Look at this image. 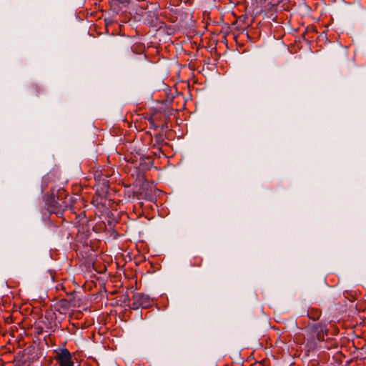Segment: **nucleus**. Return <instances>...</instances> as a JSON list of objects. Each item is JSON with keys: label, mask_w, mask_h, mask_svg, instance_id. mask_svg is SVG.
<instances>
[{"label": "nucleus", "mask_w": 366, "mask_h": 366, "mask_svg": "<svg viewBox=\"0 0 366 366\" xmlns=\"http://www.w3.org/2000/svg\"><path fill=\"white\" fill-rule=\"evenodd\" d=\"M73 354L65 347H59L53 351L54 366H74Z\"/></svg>", "instance_id": "f257e3e1"}, {"label": "nucleus", "mask_w": 366, "mask_h": 366, "mask_svg": "<svg viewBox=\"0 0 366 366\" xmlns=\"http://www.w3.org/2000/svg\"><path fill=\"white\" fill-rule=\"evenodd\" d=\"M47 210L51 214H56L58 217H62L63 213L67 207L64 200L51 196L46 200Z\"/></svg>", "instance_id": "f03ea898"}, {"label": "nucleus", "mask_w": 366, "mask_h": 366, "mask_svg": "<svg viewBox=\"0 0 366 366\" xmlns=\"http://www.w3.org/2000/svg\"><path fill=\"white\" fill-rule=\"evenodd\" d=\"M150 124V128L157 130L161 128L164 130L168 128L167 116L165 113L162 112H156L148 119Z\"/></svg>", "instance_id": "7ed1b4c3"}, {"label": "nucleus", "mask_w": 366, "mask_h": 366, "mask_svg": "<svg viewBox=\"0 0 366 366\" xmlns=\"http://www.w3.org/2000/svg\"><path fill=\"white\" fill-rule=\"evenodd\" d=\"M153 304V300L147 295L137 292L132 296V309L137 310L139 307L149 308Z\"/></svg>", "instance_id": "20e7f679"}, {"label": "nucleus", "mask_w": 366, "mask_h": 366, "mask_svg": "<svg viewBox=\"0 0 366 366\" xmlns=\"http://www.w3.org/2000/svg\"><path fill=\"white\" fill-rule=\"evenodd\" d=\"M306 330L310 333L316 334V338L319 341H324L325 337L328 335L327 325L322 322H317L312 324V325H308Z\"/></svg>", "instance_id": "39448f33"}, {"label": "nucleus", "mask_w": 366, "mask_h": 366, "mask_svg": "<svg viewBox=\"0 0 366 366\" xmlns=\"http://www.w3.org/2000/svg\"><path fill=\"white\" fill-rule=\"evenodd\" d=\"M91 203L102 213L109 212L108 206L109 205L110 199H107L106 196L96 193L93 196Z\"/></svg>", "instance_id": "423d86ee"}, {"label": "nucleus", "mask_w": 366, "mask_h": 366, "mask_svg": "<svg viewBox=\"0 0 366 366\" xmlns=\"http://www.w3.org/2000/svg\"><path fill=\"white\" fill-rule=\"evenodd\" d=\"M107 215L104 217V224L106 227L113 228L116 227L118 223L117 217L113 214L109 212H106Z\"/></svg>", "instance_id": "0eeeda50"}, {"label": "nucleus", "mask_w": 366, "mask_h": 366, "mask_svg": "<svg viewBox=\"0 0 366 366\" xmlns=\"http://www.w3.org/2000/svg\"><path fill=\"white\" fill-rule=\"evenodd\" d=\"M321 314V310L318 308L310 307L307 310V317L315 321L319 320Z\"/></svg>", "instance_id": "6e6552de"}, {"label": "nucleus", "mask_w": 366, "mask_h": 366, "mask_svg": "<svg viewBox=\"0 0 366 366\" xmlns=\"http://www.w3.org/2000/svg\"><path fill=\"white\" fill-rule=\"evenodd\" d=\"M89 231L90 230H89V229L78 230L76 238L77 239L78 241H81V242H83L84 244H87V242L84 239H86L88 237V236L90 234Z\"/></svg>", "instance_id": "1a4fd4ad"}, {"label": "nucleus", "mask_w": 366, "mask_h": 366, "mask_svg": "<svg viewBox=\"0 0 366 366\" xmlns=\"http://www.w3.org/2000/svg\"><path fill=\"white\" fill-rule=\"evenodd\" d=\"M202 262V259L199 257H196L194 258L193 262H192V265L200 267Z\"/></svg>", "instance_id": "9d476101"}, {"label": "nucleus", "mask_w": 366, "mask_h": 366, "mask_svg": "<svg viewBox=\"0 0 366 366\" xmlns=\"http://www.w3.org/2000/svg\"><path fill=\"white\" fill-rule=\"evenodd\" d=\"M154 139L158 146L161 144V143L164 141L163 135L161 134H157L154 136Z\"/></svg>", "instance_id": "9b49d317"}, {"label": "nucleus", "mask_w": 366, "mask_h": 366, "mask_svg": "<svg viewBox=\"0 0 366 366\" xmlns=\"http://www.w3.org/2000/svg\"><path fill=\"white\" fill-rule=\"evenodd\" d=\"M330 342H332L331 346H325L324 347L327 348V350H330L332 347H333L335 348L337 347L338 344H337V341H334L333 340H332Z\"/></svg>", "instance_id": "f8f14e48"}, {"label": "nucleus", "mask_w": 366, "mask_h": 366, "mask_svg": "<svg viewBox=\"0 0 366 366\" xmlns=\"http://www.w3.org/2000/svg\"><path fill=\"white\" fill-rule=\"evenodd\" d=\"M32 90L34 92H36V93H39L40 91H41V89L39 86L37 85H34L32 86L31 87Z\"/></svg>", "instance_id": "ddd939ff"}, {"label": "nucleus", "mask_w": 366, "mask_h": 366, "mask_svg": "<svg viewBox=\"0 0 366 366\" xmlns=\"http://www.w3.org/2000/svg\"><path fill=\"white\" fill-rule=\"evenodd\" d=\"M117 1H118L119 3L120 4H129L130 0H116Z\"/></svg>", "instance_id": "4468645a"}, {"label": "nucleus", "mask_w": 366, "mask_h": 366, "mask_svg": "<svg viewBox=\"0 0 366 366\" xmlns=\"http://www.w3.org/2000/svg\"><path fill=\"white\" fill-rule=\"evenodd\" d=\"M338 332H339V330H338L337 328H335V332H335V334H337V333H338Z\"/></svg>", "instance_id": "2eb2a0df"}, {"label": "nucleus", "mask_w": 366, "mask_h": 366, "mask_svg": "<svg viewBox=\"0 0 366 366\" xmlns=\"http://www.w3.org/2000/svg\"><path fill=\"white\" fill-rule=\"evenodd\" d=\"M114 233H115V234L114 235V237L115 238L117 237L116 235V230H112Z\"/></svg>", "instance_id": "dca6fc26"}]
</instances>
